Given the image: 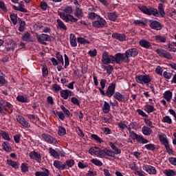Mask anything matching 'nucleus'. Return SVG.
Wrapping results in <instances>:
<instances>
[{"mask_svg": "<svg viewBox=\"0 0 176 176\" xmlns=\"http://www.w3.org/2000/svg\"><path fill=\"white\" fill-rule=\"evenodd\" d=\"M138 9L142 12L144 14L147 16H155V17H159V13L162 17L166 16V12H164V8H163V3H160L158 4V11L157 9L154 8L146 7V6H139Z\"/></svg>", "mask_w": 176, "mask_h": 176, "instance_id": "1", "label": "nucleus"}, {"mask_svg": "<svg viewBox=\"0 0 176 176\" xmlns=\"http://www.w3.org/2000/svg\"><path fill=\"white\" fill-rule=\"evenodd\" d=\"M102 63L104 65H108V64H122L120 59V55L119 53H117L113 55H109V53L107 52H104L102 56Z\"/></svg>", "mask_w": 176, "mask_h": 176, "instance_id": "2", "label": "nucleus"}, {"mask_svg": "<svg viewBox=\"0 0 176 176\" xmlns=\"http://www.w3.org/2000/svg\"><path fill=\"white\" fill-rule=\"evenodd\" d=\"M138 49L130 48L128 49L125 53H119L121 63H124L129 64L130 63V57H137L138 56Z\"/></svg>", "mask_w": 176, "mask_h": 176, "instance_id": "3", "label": "nucleus"}, {"mask_svg": "<svg viewBox=\"0 0 176 176\" xmlns=\"http://www.w3.org/2000/svg\"><path fill=\"white\" fill-rule=\"evenodd\" d=\"M65 13H60L59 14L60 19L62 20H64L65 23H69V21L71 23H77L78 22V19L74 18V16H72L71 14L72 13V7L71 6H67L65 9Z\"/></svg>", "mask_w": 176, "mask_h": 176, "instance_id": "4", "label": "nucleus"}, {"mask_svg": "<svg viewBox=\"0 0 176 176\" xmlns=\"http://www.w3.org/2000/svg\"><path fill=\"white\" fill-rule=\"evenodd\" d=\"M116 90V82H111L109 85V87L107 89V91L105 92L102 91L101 96H103L104 97H108L109 98H111L113 96L115 95L116 92H115Z\"/></svg>", "mask_w": 176, "mask_h": 176, "instance_id": "5", "label": "nucleus"}, {"mask_svg": "<svg viewBox=\"0 0 176 176\" xmlns=\"http://www.w3.org/2000/svg\"><path fill=\"white\" fill-rule=\"evenodd\" d=\"M137 83H140V85H149L151 82H152V79L151 78V76L146 75H138L135 76V78Z\"/></svg>", "mask_w": 176, "mask_h": 176, "instance_id": "6", "label": "nucleus"}, {"mask_svg": "<svg viewBox=\"0 0 176 176\" xmlns=\"http://www.w3.org/2000/svg\"><path fill=\"white\" fill-rule=\"evenodd\" d=\"M92 25L95 28H104L107 27V21L100 16H98L97 19L92 21Z\"/></svg>", "mask_w": 176, "mask_h": 176, "instance_id": "7", "label": "nucleus"}, {"mask_svg": "<svg viewBox=\"0 0 176 176\" xmlns=\"http://www.w3.org/2000/svg\"><path fill=\"white\" fill-rule=\"evenodd\" d=\"M90 155H95L97 157H104V150L98 146L91 147L89 150Z\"/></svg>", "mask_w": 176, "mask_h": 176, "instance_id": "8", "label": "nucleus"}, {"mask_svg": "<svg viewBox=\"0 0 176 176\" xmlns=\"http://www.w3.org/2000/svg\"><path fill=\"white\" fill-rule=\"evenodd\" d=\"M155 52L160 57H162V58H166V60H173V56H171V54L167 52L166 50L158 48L155 50Z\"/></svg>", "mask_w": 176, "mask_h": 176, "instance_id": "9", "label": "nucleus"}, {"mask_svg": "<svg viewBox=\"0 0 176 176\" xmlns=\"http://www.w3.org/2000/svg\"><path fill=\"white\" fill-rule=\"evenodd\" d=\"M37 41L41 45H47V43L46 42H52V36H50L46 34H42L41 35L37 36Z\"/></svg>", "mask_w": 176, "mask_h": 176, "instance_id": "10", "label": "nucleus"}, {"mask_svg": "<svg viewBox=\"0 0 176 176\" xmlns=\"http://www.w3.org/2000/svg\"><path fill=\"white\" fill-rule=\"evenodd\" d=\"M150 28L152 30H155V31H162L163 30V25L160 22L155 20H150L148 24Z\"/></svg>", "mask_w": 176, "mask_h": 176, "instance_id": "11", "label": "nucleus"}, {"mask_svg": "<svg viewBox=\"0 0 176 176\" xmlns=\"http://www.w3.org/2000/svg\"><path fill=\"white\" fill-rule=\"evenodd\" d=\"M16 119L18 122H19V124L23 126V127H25V129H30L31 127V124H30V122H28L25 119H24V117L23 116L16 115Z\"/></svg>", "mask_w": 176, "mask_h": 176, "instance_id": "12", "label": "nucleus"}, {"mask_svg": "<svg viewBox=\"0 0 176 176\" xmlns=\"http://www.w3.org/2000/svg\"><path fill=\"white\" fill-rule=\"evenodd\" d=\"M41 137L45 140L46 142H48V144H58L57 139L53 138V136L47 133H43Z\"/></svg>", "mask_w": 176, "mask_h": 176, "instance_id": "13", "label": "nucleus"}, {"mask_svg": "<svg viewBox=\"0 0 176 176\" xmlns=\"http://www.w3.org/2000/svg\"><path fill=\"white\" fill-rule=\"evenodd\" d=\"M131 140H133V141H137L138 144H148V142H149V140L144 138V135H138L137 133Z\"/></svg>", "mask_w": 176, "mask_h": 176, "instance_id": "14", "label": "nucleus"}, {"mask_svg": "<svg viewBox=\"0 0 176 176\" xmlns=\"http://www.w3.org/2000/svg\"><path fill=\"white\" fill-rule=\"evenodd\" d=\"M29 156L30 159L35 160L37 163H41V160H42V155H41V153L35 151H31L29 153Z\"/></svg>", "mask_w": 176, "mask_h": 176, "instance_id": "15", "label": "nucleus"}, {"mask_svg": "<svg viewBox=\"0 0 176 176\" xmlns=\"http://www.w3.org/2000/svg\"><path fill=\"white\" fill-rule=\"evenodd\" d=\"M142 168L144 170V171H146L148 174H151V175H156V168L154 166L143 164Z\"/></svg>", "mask_w": 176, "mask_h": 176, "instance_id": "16", "label": "nucleus"}, {"mask_svg": "<svg viewBox=\"0 0 176 176\" xmlns=\"http://www.w3.org/2000/svg\"><path fill=\"white\" fill-rule=\"evenodd\" d=\"M74 96V92L69 91V89H63L60 91V97L63 100H68V97H72Z\"/></svg>", "mask_w": 176, "mask_h": 176, "instance_id": "17", "label": "nucleus"}, {"mask_svg": "<svg viewBox=\"0 0 176 176\" xmlns=\"http://www.w3.org/2000/svg\"><path fill=\"white\" fill-rule=\"evenodd\" d=\"M139 45L141 47H144V49H152V44L146 39H141L139 41Z\"/></svg>", "mask_w": 176, "mask_h": 176, "instance_id": "18", "label": "nucleus"}, {"mask_svg": "<svg viewBox=\"0 0 176 176\" xmlns=\"http://www.w3.org/2000/svg\"><path fill=\"white\" fill-rule=\"evenodd\" d=\"M54 166L56 168L59 170L60 171H64L65 170V164L63 163L61 161L55 160L54 161Z\"/></svg>", "mask_w": 176, "mask_h": 176, "instance_id": "19", "label": "nucleus"}, {"mask_svg": "<svg viewBox=\"0 0 176 176\" xmlns=\"http://www.w3.org/2000/svg\"><path fill=\"white\" fill-rule=\"evenodd\" d=\"M111 36L114 39H117L118 41H120V42H124V41H126V35L124 34L113 33L111 34Z\"/></svg>", "mask_w": 176, "mask_h": 176, "instance_id": "20", "label": "nucleus"}, {"mask_svg": "<svg viewBox=\"0 0 176 176\" xmlns=\"http://www.w3.org/2000/svg\"><path fill=\"white\" fill-rule=\"evenodd\" d=\"M113 98L118 101H120V102H126V96L120 94V92H116L114 94Z\"/></svg>", "mask_w": 176, "mask_h": 176, "instance_id": "21", "label": "nucleus"}, {"mask_svg": "<svg viewBox=\"0 0 176 176\" xmlns=\"http://www.w3.org/2000/svg\"><path fill=\"white\" fill-rule=\"evenodd\" d=\"M43 171H36L35 173V176H49L50 175V170L46 168H43Z\"/></svg>", "mask_w": 176, "mask_h": 176, "instance_id": "22", "label": "nucleus"}, {"mask_svg": "<svg viewBox=\"0 0 176 176\" xmlns=\"http://www.w3.org/2000/svg\"><path fill=\"white\" fill-rule=\"evenodd\" d=\"M69 40H70V45L72 47H76L78 46V43L76 42L78 39H76V36H75V34L72 33L70 34Z\"/></svg>", "mask_w": 176, "mask_h": 176, "instance_id": "23", "label": "nucleus"}, {"mask_svg": "<svg viewBox=\"0 0 176 176\" xmlns=\"http://www.w3.org/2000/svg\"><path fill=\"white\" fill-rule=\"evenodd\" d=\"M21 39L25 42H34V40H32V38L31 37V34L28 32L22 34Z\"/></svg>", "mask_w": 176, "mask_h": 176, "instance_id": "24", "label": "nucleus"}, {"mask_svg": "<svg viewBox=\"0 0 176 176\" xmlns=\"http://www.w3.org/2000/svg\"><path fill=\"white\" fill-rule=\"evenodd\" d=\"M103 157H105V156H109V157H115V152L112 151V150L107 149V148H103Z\"/></svg>", "mask_w": 176, "mask_h": 176, "instance_id": "25", "label": "nucleus"}, {"mask_svg": "<svg viewBox=\"0 0 176 176\" xmlns=\"http://www.w3.org/2000/svg\"><path fill=\"white\" fill-rule=\"evenodd\" d=\"M75 165V161L74 160H67L65 162V170H69V168H72Z\"/></svg>", "mask_w": 176, "mask_h": 176, "instance_id": "26", "label": "nucleus"}, {"mask_svg": "<svg viewBox=\"0 0 176 176\" xmlns=\"http://www.w3.org/2000/svg\"><path fill=\"white\" fill-rule=\"evenodd\" d=\"M109 146L114 151V155H120L122 153V150L120 148H118L116 145H115V143L111 142H109Z\"/></svg>", "mask_w": 176, "mask_h": 176, "instance_id": "27", "label": "nucleus"}, {"mask_svg": "<svg viewBox=\"0 0 176 176\" xmlns=\"http://www.w3.org/2000/svg\"><path fill=\"white\" fill-rule=\"evenodd\" d=\"M49 153L52 157H54V159H60V153L52 147L49 148Z\"/></svg>", "mask_w": 176, "mask_h": 176, "instance_id": "28", "label": "nucleus"}, {"mask_svg": "<svg viewBox=\"0 0 176 176\" xmlns=\"http://www.w3.org/2000/svg\"><path fill=\"white\" fill-rule=\"evenodd\" d=\"M75 17L78 19H80V17H83V10L80 7L76 6V10L74 12Z\"/></svg>", "mask_w": 176, "mask_h": 176, "instance_id": "29", "label": "nucleus"}, {"mask_svg": "<svg viewBox=\"0 0 176 176\" xmlns=\"http://www.w3.org/2000/svg\"><path fill=\"white\" fill-rule=\"evenodd\" d=\"M155 39L158 43H166V42H167L166 36L162 35L155 36Z\"/></svg>", "mask_w": 176, "mask_h": 176, "instance_id": "30", "label": "nucleus"}, {"mask_svg": "<svg viewBox=\"0 0 176 176\" xmlns=\"http://www.w3.org/2000/svg\"><path fill=\"white\" fill-rule=\"evenodd\" d=\"M56 22L58 23L57 28H59V30H63L64 31H67L68 30V28H67V25H65L61 19H57Z\"/></svg>", "mask_w": 176, "mask_h": 176, "instance_id": "31", "label": "nucleus"}, {"mask_svg": "<svg viewBox=\"0 0 176 176\" xmlns=\"http://www.w3.org/2000/svg\"><path fill=\"white\" fill-rule=\"evenodd\" d=\"M3 149L5 152H12V146H10V143L9 142H3L2 144Z\"/></svg>", "mask_w": 176, "mask_h": 176, "instance_id": "32", "label": "nucleus"}, {"mask_svg": "<svg viewBox=\"0 0 176 176\" xmlns=\"http://www.w3.org/2000/svg\"><path fill=\"white\" fill-rule=\"evenodd\" d=\"M164 98L168 102L171 101V98H173V92L171 91L168 90L164 94Z\"/></svg>", "mask_w": 176, "mask_h": 176, "instance_id": "33", "label": "nucleus"}, {"mask_svg": "<svg viewBox=\"0 0 176 176\" xmlns=\"http://www.w3.org/2000/svg\"><path fill=\"white\" fill-rule=\"evenodd\" d=\"M142 132L144 135H151L152 134V129L148 126H144L142 128Z\"/></svg>", "mask_w": 176, "mask_h": 176, "instance_id": "34", "label": "nucleus"}, {"mask_svg": "<svg viewBox=\"0 0 176 176\" xmlns=\"http://www.w3.org/2000/svg\"><path fill=\"white\" fill-rule=\"evenodd\" d=\"M107 16L110 21H116V19H118V14H116V12H108Z\"/></svg>", "mask_w": 176, "mask_h": 176, "instance_id": "35", "label": "nucleus"}, {"mask_svg": "<svg viewBox=\"0 0 176 176\" xmlns=\"http://www.w3.org/2000/svg\"><path fill=\"white\" fill-rule=\"evenodd\" d=\"M100 83L101 87H98V90H99L100 94H102V91H104L105 85L107 84V80L106 79H102V80H100Z\"/></svg>", "mask_w": 176, "mask_h": 176, "instance_id": "36", "label": "nucleus"}, {"mask_svg": "<svg viewBox=\"0 0 176 176\" xmlns=\"http://www.w3.org/2000/svg\"><path fill=\"white\" fill-rule=\"evenodd\" d=\"M16 101H19V102H22V104H25L27 102H30V100L27 98V97H25L24 96L19 95L16 97Z\"/></svg>", "mask_w": 176, "mask_h": 176, "instance_id": "37", "label": "nucleus"}, {"mask_svg": "<svg viewBox=\"0 0 176 176\" xmlns=\"http://www.w3.org/2000/svg\"><path fill=\"white\" fill-rule=\"evenodd\" d=\"M7 164L16 169L19 167V164L16 161H13L12 160H7Z\"/></svg>", "mask_w": 176, "mask_h": 176, "instance_id": "38", "label": "nucleus"}, {"mask_svg": "<svg viewBox=\"0 0 176 176\" xmlns=\"http://www.w3.org/2000/svg\"><path fill=\"white\" fill-rule=\"evenodd\" d=\"M19 27L18 28V30L20 32H23L24 30H25V21H21V19L19 18Z\"/></svg>", "mask_w": 176, "mask_h": 176, "instance_id": "39", "label": "nucleus"}, {"mask_svg": "<svg viewBox=\"0 0 176 176\" xmlns=\"http://www.w3.org/2000/svg\"><path fill=\"white\" fill-rule=\"evenodd\" d=\"M58 134L60 135V137H63V135H65L67 134V130L65 129V127L63 126H59L58 127Z\"/></svg>", "mask_w": 176, "mask_h": 176, "instance_id": "40", "label": "nucleus"}, {"mask_svg": "<svg viewBox=\"0 0 176 176\" xmlns=\"http://www.w3.org/2000/svg\"><path fill=\"white\" fill-rule=\"evenodd\" d=\"M77 42L80 45H90V41L83 37H78Z\"/></svg>", "mask_w": 176, "mask_h": 176, "instance_id": "41", "label": "nucleus"}, {"mask_svg": "<svg viewBox=\"0 0 176 176\" xmlns=\"http://www.w3.org/2000/svg\"><path fill=\"white\" fill-rule=\"evenodd\" d=\"M102 111L104 113H109V111H111V106L109 105V103H108L107 101H104V102Z\"/></svg>", "mask_w": 176, "mask_h": 176, "instance_id": "42", "label": "nucleus"}, {"mask_svg": "<svg viewBox=\"0 0 176 176\" xmlns=\"http://www.w3.org/2000/svg\"><path fill=\"white\" fill-rule=\"evenodd\" d=\"M144 110L147 113H152V112H155V111H156L155 107L151 104H146Z\"/></svg>", "mask_w": 176, "mask_h": 176, "instance_id": "43", "label": "nucleus"}, {"mask_svg": "<svg viewBox=\"0 0 176 176\" xmlns=\"http://www.w3.org/2000/svg\"><path fill=\"white\" fill-rule=\"evenodd\" d=\"M164 175L166 176H174L175 175V171L173 170L172 169H165L163 171Z\"/></svg>", "mask_w": 176, "mask_h": 176, "instance_id": "44", "label": "nucleus"}, {"mask_svg": "<svg viewBox=\"0 0 176 176\" xmlns=\"http://www.w3.org/2000/svg\"><path fill=\"white\" fill-rule=\"evenodd\" d=\"M12 9L14 10H17L18 12H22L23 13H28V10H27L26 8H24L23 7L18 8L16 6H12Z\"/></svg>", "mask_w": 176, "mask_h": 176, "instance_id": "45", "label": "nucleus"}, {"mask_svg": "<svg viewBox=\"0 0 176 176\" xmlns=\"http://www.w3.org/2000/svg\"><path fill=\"white\" fill-rule=\"evenodd\" d=\"M54 115H57L58 118H59V119H60V120H65V116L64 115V113H63V111H53Z\"/></svg>", "mask_w": 176, "mask_h": 176, "instance_id": "46", "label": "nucleus"}, {"mask_svg": "<svg viewBox=\"0 0 176 176\" xmlns=\"http://www.w3.org/2000/svg\"><path fill=\"white\" fill-rule=\"evenodd\" d=\"M1 137H3V140L6 141H10V135L5 131H1Z\"/></svg>", "mask_w": 176, "mask_h": 176, "instance_id": "47", "label": "nucleus"}, {"mask_svg": "<svg viewBox=\"0 0 176 176\" xmlns=\"http://www.w3.org/2000/svg\"><path fill=\"white\" fill-rule=\"evenodd\" d=\"M91 138L93 140H95V141H96V142L101 144V142H103L104 141L102 140V138H101L100 136L97 135L96 134H92L91 135Z\"/></svg>", "mask_w": 176, "mask_h": 176, "instance_id": "48", "label": "nucleus"}, {"mask_svg": "<svg viewBox=\"0 0 176 176\" xmlns=\"http://www.w3.org/2000/svg\"><path fill=\"white\" fill-rule=\"evenodd\" d=\"M10 20L12 21V24L16 25L17 24V14L12 13L10 15Z\"/></svg>", "mask_w": 176, "mask_h": 176, "instance_id": "49", "label": "nucleus"}, {"mask_svg": "<svg viewBox=\"0 0 176 176\" xmlns=\"http://www.w3.org/2000/svg\"><path fill=\"white\" fill-rule=\"evenodd\" d=\"M91 162L94 164L95 166H97L98 167H101L102 166V162L100 161V160L97 159H92L91 160Z\"/></svg>", "mask_w": 176, "mask_h": 176, "instance_id": "50", "label": "nucleus"}, {"mask_svg": "<svg viewBox=\"0 0 176 176\" xmlns=\"http://www.w3.org/2000/svg\"><path fill=\"white\" fill-rule=\"evenodd\" d=\"M163 123H168V124H171L173 123V120L168 116H166L162 118Z\"/></svg>", "mask_w": 176, "mask_h": 176, "instance_id": "51", "label": "nucleus"}, {"mask_svg": "<svg viewBox=\"0 0 176 176\" xmlns=\"http://www.w3.org/2000/svg\"><path fill=\"white\" fill-rule=\"evenodd\" d=\"M56 57L58 61H59V63H62V65H64V58H63V55H61V54L60 52H57L56 54Z\"/></svg>", "mask_w": 176, "mask_h": 176, "instance_id": "52", "label": "nucleus"}, {"mask_svg": "<svg viewBox=\"0 0 176 176\" xmlns=\"http://www.w3.org/2000/svg\"><path fill=\"white\" fill-rule=\"evenodd\" d=\"M21 170L22 173H27V171H28V164L22 163L21 165Z\"/></svg>", "mask_w": 176, "mask_h": 176, "instance_id": "53", "label": "nucleus"}, {"mask_svg": "<svg viewBox=\"0 0 176 176\" xmlns=\"http://www.w3.org/2000/svg\"><path fill=\"white\" fill-rule=\"evenodd\" d=\"M144 148H146V149H147V151H155V149H156V147H155V144L151 143V144H146L144 146Z\"/></svg>", "mask_w": 176, "mask_h": 176, "instance_id": "54", "label": "nucleus"}, {"mask_svg": "<svg viewBox=\"0 0 176 176\" xmlns=\"http://www.w3.org/2000/svg\"><path fill=\"white\" fill-rule=\"evenodd\" d=\"M52 90L54 91V93H58V91L61 90V86H60L58 84H54L52 85Z\"/></svg>", "mask_w": 176, "mask_h": 176, "instance_id": "55", "label": "nucleus"}, {"mask_svg": "<svg viewBox=\"0 0 176 176\" xmlns=\"http://www.w3.org/2000/svg\"><path fill=\"white\" fill-rule=\"evenodd\" d=\"M144 122L146 126H148V127H151V129H153V125L152 121H151V119L149 118H144Z\"/></svg>", "mask_w": 176, "mask_h": 176, "instance_id": "56", "label": "nucleus"}, {"mask_svg": "<svg viewBox=\"0 0 176 176\" xmlns=\"http://www.w3.org/2000/svg\"><path fill=\"white\" fill-rule=\"evenodd\" d=\"M104 69L107 71L109 75H111V74H112V71H113V66H112L111 65L104 66Z\"/></svg>", "mask_w": 176, "mask_h": 176, "instance_id": "57", "label": "nucleus"}, {"mask_svg": "<svg viewBox=\"0 0 176 176\" xmlns=\"http://www.w3.org/2000/svg\"><path fill=\"white\" fill-rule=\"evenodd\" d=\"M126 130H128V131H129V137L130 138H133L135 135H136L137 133L135 132H134V131H131L132 128L129 125L127 126V128H126Z\"/></svg>", "mask_w": 176, "mask_h": 176, "instance_id": "58", "label": "nucleus"}, {"mask_svg": "<svg viewBox=\"0 0 176 176\" xmlns=\"http://www.w3.org/2000/svg\"><path fill=\"white\" fill-rule=\"evenodd\" d=\"M117 126H118L119 129H120L121 131H124L125 129H127V126L123 123V122H120L117 124Z\"/></svg>", "mask_w": 176, "mask_h": 176, "instance_id": "59", "label": "nucleus"}, {"mask_svg": "<svg viewBox=\"0 0 176 176\" xmlns=\"http://www.w3.org/2000/svg\"><path fill=\"white\" fill-rule=\"evenodd\" d=\"M0 9L4 12V13H6L8 12V8H6V6H5V2L0 0Z\"/></svg>", "mask_w": 176, "mask_h": 176, "instance_id": "60", "label": "nucleus"}, {"mask_svg": "<svg viewBox=\"0 0 176 176\" xmlns=\"http://www.w3.org/2000/svg\"><path fill=\"white\" fill-rule=\"evenodd\" d=\"M26 117L30 120L32 123H35V118L36 117L34 114H27Z\"/></svg>", "mask_w": 176, "mask_h": 176, "instance_id": "61", "label": "nucleus"}, {"mask_svg": "<svg viewBox=\"0 0 176 176\" xmlns=\"http://www.w3.org/2000/svg\"><path fill=\"white\" fill-rule=\"evenodd\" d=\"M133 24L135 25H146V23H145L144 21H141V20H135L133 21Z\"/></svg>", "mask_w": 176, "mask_h": 176, "instance_id": "62", "label": "nucleus"}, {"mask_svg": "<svg viewBox=\"0 0 176 176\" xmlns=\"http://www.w3.org/2000/svg\"><path fill=\"white\" fill-rule=\"evenodd\" d=\"M166 50H168V52H173V53L176 52V48L173 47V44L169 43L168 45V47L166 48Z\"/></svg>", "mask_w": 176, "mask_h": 176, "instance_id": "63", "label": "nucleus"}, {"mask_svg": "<svg viewBox=\"0 0 176 176\" xmlns=\"http://www.w3.org/2000/svg\"><path fill=\"white\" fill-rule=\"evenodd\" d=\"M88 54L90 57H96V56H97V50L94 49V50H89Z\"/></svg>", "mask_w": 176, "mask_h": 176, "instance_id": "64", "label": "nucleus"}]
</instances>
